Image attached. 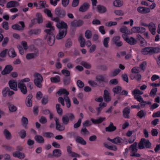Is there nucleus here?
I'll use <instances>...</instances> for the list:
<instances>
[{
  "mask_svg": "<svg viewBox=\"0 0 160 160\" xmlns=\"http://www.w3.org/2000/svg\"><path fill=\"white\" fill-rule=\"evenodd\" d=\"M13 156L14 157L18 158L21 159H23L25 157V155L24 153L19 151L14 152L13 153Z\"/></svg>",
  "mask_w": 160,
  "mask_h": 160,
  "instance_id": "4be33fe9",
  "label": "nucleus"
},
{
  "mask_svg": "<svg viewBox=\"0 0 160 160\" xmlns=\"http://www.w3.org/2000/svg\"><path fill=\"white\" fill-rule=\"evenodd\" d=\"M60 104H57L56 108L58 113L60 115H61L62 112V109L60 108Z\"/></svg>",
  "mask_w": 160,
  "mask_h": 160,
  "instance_id": "680f3d73",
  "label": "nucleus"
},
{
  "mask_svg": "<svg viewBox=\"0 0 160 160\" xmlns=\"http://www.w3.org/2000/svg\"><path fill=\"white\" fill-rule=\"evenodd\" d=\"M149 31L153 35H155L156 33V27L155 24L153 22H151L148 26Z\"/></svg>",
  "mask_w": 160,
  "mask_h": 160,
  "instance_id": "5701e85b",
  "label": "nucleus"
},
{
  "mask_svg": "<svg viewBox=\"0 0 160 160\" xmlns=\"http://www.w3.org/2000/svg\"><path fill=\"white\" fill-rule=\"evenodd\" d=\"M79 40H80V46L81 47H84L85 41V39L82 36H80L79 37Z\"/></svg>",
  "mask_w": 160,
  "mask_h": 160,
  "instance_id": "6e6d98bb",
  "label": "nucleus"
},
{
  "mask_svg": "<svg viewBox=\"0 0 160 160\" xmlns=\"http://www.w3.org/2000/svg\"><path fill=\"white\" fill-rule=\"evenodd\" d=\"M120 37L115 36L112 39V41L113 44L115 45L117 47H120L122 45V42L120 40Z\"/></svg>",
  "mask_w": 160,
  "mask_h": 160,
  "instance_id": "9d476101",
  "label": "nucleus"
},
{
  "mask_svg": "<svg viewBox=\"0 0 160 160\" xmlns=\"http://www.w3.org/2000/svg\"><path fill=\"white\" fill-rule=\"evenodd\" d=\"M89 4L85 3L80 6L79 9V11L82 12L86 11L89 8Z\"/></svg>",
  "mask_w": 160,
  "mask_h": 160,
  "instance_id": "bb28decb",
  "label": "nucleus"
},
{
  "mask_svg": "<svg viewBox=\"0 0 160 160\" xmlns=\"http://www.w3.org/2000/svg\"><path fill=\"white\" fill-rule=\"evenodd\" d=\"M125 40L131 45H135L137 43V40L132 37L129 38H127L125 39Z\"/></svg>",
  "mask_w": 160,
  "mask_h": 160,
  "instance_id": "a878e982",
  "label": "nucleus"
},
{
  "mask_svg": "<svg viewBox=\"0 0 160 160\" xmlns=\"http://www.w3.org/2000/svg\"><path fill=\"white\" fill-rule=\"evenodd\" d=\"M35 78L34 80V83L35 85L38 88L42 87L41 83L43 81V78L41 74L38 72H35L33 74Z\"/></svg>",
  "mask_w": 160,
  "mask_h": 160,
  "instance_id": "7ed1b4c3",
  "label": "nucleus"
},
{
  "mask_svg": "<svg viewBox=\"0 0 160 160\" xmlns=\"http://www.w3.org/2000/svg\"><path fill=\"white\" fill-rule=\"evenodd\" d=\"M53 156L56 158H59L62 155L61 151L59 149H55L52 152Z\"/></svg>",
  "mask_w": 160,
  "mask_h": 160,
  "instance_id": "7c9ffc66",
  "label": "nucleus"
},
{
  "mask_svg": "<svg viewBox=\"0 0 160 160\" xmlns=\"http://www.w3.org/2000/svg\"><path fill=\"white\" fill-rule=\"evenodd\" d=\"M137 146V143L136 142H134L130 146L129 149L131 150L130 155L131 157H139L141 155L140 154L136 153L138 151Z\"/></svg>",
  "mask_w": 160,
  "mask_h": 160,
  "instance_id": "39448f33",
  "label": "nucleus"
},
{
  "mask_svg": "<svg viewBox=\"0 0 160 160\" xmlns=\"http://www.w3.org/2000/svg\"><path fill=\"white\" fill-rule=\"evenodd\" d=\"M122 2L119 0H115L113 2V5L116 7H120L122 6Z\"/></svg>",
  "mask_w": 160,
  "mask_h": 160,
  "instance_id": "864d4df0",
  "label": "nucleus"
},
{
  "mask_svg": "<svg viewBox=\"0 0 160 160\" xmlns=\"http://www.w3.org/2000/svg\"><path fill=\"white\" fill-rule=\"evenodd\" d=\"M107 140L112 143L117 145H121L124 142V140L119 137H117L113 139H111L108 138Z\"/></svg>",
  "mask_w": 160,
  "mask_h": 160,
  "instance_id": "6e6552de",
  "label": "nucleus"
},
{
  "mask_svg": "<svg viewBox=\"0 0 160 160\" xmlns=\"http://www.w3.org/2000/svg\"><path fill=\"white\" fill-rule=\"evenodd\" d=\"M2 147L5 149L6 151L8 152H11L14 150L13 148L10 145H2Z\"/></svg>",
  "mask_w": 160,
  "mask_h": 160,
  "instance_id": "5fc2aeb1",
  "label": "nucleus"
},
{
  "mask_svg": "<svg viewBox=\"0 0 160 160\" xmlns=\"http://www.w3.org/2000/svg\"><path fill=\"white\" fill-rule=\"evenodd\" d=\"M75 118L74 115L72 113H68L62 116V121L64 125H67L69 123V120L72 121Z\"/></svg>",
  "mask_w": 160,
  "mask_h": 160,
  "instance_id": "423d86ee",
  "label": "nucleus"
},
{
  "mask_svg": "<svg viewBox=\"0 0 160 160\" xmlns=\"http://www.w3.org/2000/svg\"><path fill=\"white\" fill-rule=\"evenodd\" d=\"M19 5V3L17 1H11L8 2L6 7L7 8H11L12 7H15Z\"/></svg>",
  "mask_w": 160,
  "mask_h": 160,
  "instance_id": "aec40b11",
  "label": "nucleus"
},
{
  "mask_svg": "<svg viewBox=\"0 0 160 160\" xmlns=\"http://www.w3.org/2000/svg\"><path fill=\"white\" fill-rule=\"evenodd\" d=\"M134 98L140 103H146V102L144 101L142 97L139 95H135Z\"/></svg>",
  "mask_w": 160,
  "mask_h": 160,
  "instance_id": "49530a36",
  "label": "nucleus"
},
{
  "mask_svg": "<svg viewBox=\"0 0 160 160\" xmlns=\"http://www.w3.org/2000/svg\"><path fill=\"white\" fill-rule=\"evenodd\" d=\"M41 32V30L40 29H36L34 30H31L29 31V33L30 35H31L33 34H38Z\"/></svg>",
  "mask_w": 160,
  "mask_h": 160,
  "instance_id": "09e8293b",
  "label": "nucleus"
},
{
  "mask_svg": "<svg viewBox=\"0 0 160 160\" xmlns=\"http://www.w3.org/2000/svg\"><path fill=\"white\" fill-rule=\"evenodd\" d=\"M75 141L77 143L82 145H85L86 144V142L80 136H77L76 137Z\"/></svg>",
  "mask_w": 160,
  "mask_h": 160,
  "instance_id": "393cba45",
  "label": "nucleus"
},
{
  "mask_svg": "<svg viewBox=\"0 0 160 160\" xmlns=\"http://www.w3.org/2000/svg\"><path fill=\"white\" fill-rule=\"evenodd\" d=\"M56 26L59 29V32L56 36V39L59 40L64 38L67 32L68 26L66 23L62 21L57 23Z\"/></svg>",
  "mask_w": 160,
  "mask_h": 160,
  "instance_id": "f257e3e1",
  "label": "nucleus"
},
{
  "mask_svg": "<svg viewBox=\"0 0 160 160\" xmlns=\"http://www.w3.org/2000/svg\"><path fill=\"white\" fill-rule=\"evenodd\" d=\"M64 84L65 85H68L70 82L71 78L70 77H64L62 79Z\"/></svg>",
  "mask_w": 160,
  "mask_h": 160,
  "instance_id": "ea45409f",
  "label": "nucleus"
},
{
  "mask_svg": "<svg viewBox=\"0 0 160 160\" xmlns=\"http://www.w3.org/2000/svg\"><path fill=\"white\" fill-rule=\"evenodd\" d=\"M122 89V88L120 86H116L114 88L112 89V91L114 93V95H115V94L120 93Z\"/></svg>",
  "mask_w": 160,
  "mask_h": 160,
  "instance_id": "c9c22d12",
  "label": "nucleus"
},
{
  "mask_svg": "<svg viewBox=\"0 0 160 160\" xmlns=\"http://www.w3.org/2000/svg\"><path fill=\"white\" fill-rule=\"evenodd\" d=\"M146 115V112L141 110L137 113V116L140 118H142V117H145Z\"/></svg>",
  "mask_w": 160,
  "mask_h": 160,
  "instance_id": "de8ad7c7",
  "label": "nucleus"
},
{
  "mask_svg": "<svg viewBox=\"0 0 160 160\" xmlns=\"http://www.w3.org/2000/svg\"><path fill=\"white\" fill-rule=\"evenodd\" d=\"M152 147L151 143L148 140L142 138L138 144V148L143 149L145 148H150Z\"/></svg>",
  "mask_w": 160,
  "mask_h": 160,
  "instance_id": "20e7f679",
  "label": "nucleus"
},
{
  "mask_svg": "<svg viewBox=\"0 0 160 160\" xmlns=\"http://www.w3.org/2000/svg\"><path fill=\"white\" fill-rule=\"evenodd\" d=\"M120 31L122 33L129 34V31H128L127 27L126 26H122L120 29Z\"/></svg>",
  "mask_w": 160,
  "mask_h": 160,
  "instance_id": "8fccbe9b",
  "label": "nucleus"
},
{
  "mask_svg": "<svg viewBox=\"0 0 160 160\" xmlns=\"http://www.w3.org/2000/svg\"><path fill=\"white\" fill-rule=\"evenodd\" d=\"M160 52V49L157 47H145L141 49V53L143 55H151Z\"/></svg>",
  "mask_w": 160,
  "mask_h": 160,
  "instance_id": "f03ea898",
  "label": "nucleus"
},
{
  "mask_svg": "<svg viewBox=\"0 0 160 160\" xmlns=\"http://www.w3.org/2000/svg\"><path fill=\"white\" fill-rule=\"evenodd\" d=\"M8 85L11 89L15 91H17V83L16 81L14 80H10L8 82Z\"/></svg>",
  "mask_w": 160,
  "mask_h": 160,
  "instance_id": "f8f14e48",
  "label": "nucleus"
},
{
  "mask_svg": "<svg viewBox=\"0 0 160 160\" xmlns=\"http://www.w3.org/2000/svg\"><path fill=\"white\" fill-rule=\"evenodd\" d=\"M8 56L10 58H14L17 56V54L13 48H11L8 51Z\"/></svg>",
  "mask_w": 160,
  "mask_h": 160,
  "instance_id": "72a5a7b5",
  "label": "nucleus"
},
{
  "mask_svg": "<svg viewBox=\"0 0 160 160\" xmlns=\"http://www.w3.org/2000/svg\"><path fill=\"white\" fill-rule=\"evenodd\" d=\"M21 121L23 125H24L25 128L27 129V125L28 123V118L23 116L22 118Z\"/></svg>",
  "mask_w": 160,
  "mask_h": 160,
  "instance_id": "603ef678",
  "label": "nucleus"
},
{
  "mask_svg": "<svg viewBox=\"0 0 160 160\" xmlns=\"http://www.w3.org/2000/svg\"><path fill=\"white\" fill-rule=\"evenodd\" d=\"M42 135L47 138H51L54 137V134L51 132H43Z\"/></svg>",
  "mask_w": 160,
  "mask_h": 160,
  "instance_id": "37998d69",
  "label": "nucleus"
},
{
  "mask_svg": "<svg viewBox=\"0 0 160 160\" xmlns=\"http://www.w3.org/2000/svg\"><path fill=\"white\" fill-rule=\"evenodd\" d=\"M72 44L71 40L70 39H68L65 44V46L67 48H69Z\"/></svg>",
  "mask_w": 160,
  "mask_h": 160,
  "instance_id": "774afa93",
  "label": "nucleus"
},
{
  "mask_svg": "<svg viewBox=\"0 0 160 160\" xmlns=\"http://www.w3.org/2000/svg\"><path fill=\"white\" fill-rule=\"evenodd\" d=\"M97 8L98 10V11L100 13H104L106 12L107 11L106 8L103 6L101 5H98L97 6Z\"/></svg>",
  "mask_w": 160,
  "mask_h": 160,
  "instance_id": "f704fd0d",
  "label": "nucleus"
},
{
  "mask_svg": "<svg viewBox=\"0 0 160 160\" xmlns=\"http://www.w3.org/2000/svg\"><path fill=\"white\" fill-rule=\"evenodd\" d=\"M3 134L5 138L8 140H10L12 138L11 133L7 129H5L3 131Z\"/></svg>",
  "mask_w": 160,
  "mask_h": 160,
  "instance_id": "473e14b6",
  "label": "nucleus"
},
{
  "mask_svg": "<svg viewBox=\"0 0 160 160\" xmlns=\"http://www.w3.org/2000/svg\"><path fill=\"white\" fill-rule=\"evenodd\" d=\"M91 32L89 30L86 31L85 33V37L87 39H90L92 37Z\"/></svg>",
  "mask_w": 160,
  "mask_h": 160,
  "instance_id": "4d7b16f0",
  "label": "nucleus"
},
{
  "mask_svg": "<svg viewBox=\"0 0 160 160\" xmlns=\"http://www.w3.org/2000/svg\"><path fill=\"white\" fill-rule=\"evenodd\" d=\"M103 98L104 101L107 102H108L111 101V98L110 93L106 90H105L104 91Z\"/></svg>",
  "mask_w": 160,
  "mask_h": 160,
  "instance_id": "a211bd4d",
  "label": "nucleus"
},
{
  "mask_svg": "<svg viewBox=\"0 0 160 160\" xmlns=\"http://www.w3.org/2000/svg\"><path fill=\"white\" fill-rule=\"evenodd\" d=\"M118 81L117 79H114L111 80L109 82V84L111 85H115L118 84Z\"/></svg>",
  "mask_w": 160,
  "mask_h": 160,
  "instance_id": "e2e57ef3",
  "label": "nucleus"
},
{
  "mask_svg": "<svg viewBox=\"0 0 160 160\" xmlns=\"http://www.w3.org/2000/svg\"><path fill=\"white\" fill-rule=\"evenodd\" d=\"M50 80L52 82L57 83L60 81V78L59 76H56L55 77L51 78Z\"/></svg>",
  "mask_w": 160,
  "mask_h": 160,
  "instance_id": "e433bc0d",
  "label": "nucleus"
},
{
  "mask_svg": "<svg viewBox=\"0 0 160 160\" xmlns=\"http://www.w3.org/2000/svg\"><path fill=\"white\" fill-rule=\"evenodd\" d=\"M32 94H29L26 98V104L28 107H30L32 105Z\"/></svg>",
  "mask_w": 160,
  "mask_h": 160,
  "instance_id": "412c9836",
  "label": "nucleus"
},
{
  "mask_svg": "<svg viewBox=\"0 0 160 160\" xmlns=\"http://www.w3.org/2000/svg\"><path fill=\"white\" fill-rule=\"evenodd\" d=\"M12 67L10 65H6L1 73L3 75H5L9 73L13 70Z\"/></svg>",
  "mask_w": 160,
  "mask_h": 160,
  "instance_id": "ddd939ff",
  "label": "nucleus"
},
{
  "mask_svg": "<svg viewBox=\"0 0 160 160\" xmlns=\"http://www.w3.org/2000/svg\"><path fill=\"white\" fill-rule=\"evenodd\" d=\"M45 26L46 27L48 28L44 30V32L46 34L50 33H54L55 30L54 27L52 26L50 22H49L48 23H47Z\"/></svg>",
  "mask_w": 160,
  "mask_h": 160,
  "instance_id": "9b49d317",
  "label": "nucleus"
},
{
  "mask_svg": "<svg viewBox=\"0 0 160 160\" xmlns=\"http://www.w3.org/2000/svg\"><path fill=\"white\" fill-rule=\"evenodd\" d=\"M48 102V97L47 96H44L41 101V102L42 104L45 105Z\"/></svg>",
  "mask_w": 160,
  "mask_h": 160,
  "instance_id": "69168bd1",
  "label": "nucleus"
},
{
  "mask_svg": "<svg viewBox=\"0 0 160 160\" xmlns=\"http://www.w3.org/2000/svg\"><path fill=\"white\" fill-rule=\"evenodd\" d=\"M18 87L19 88L21 92L23 94H26L27 92V87L22 82H18Z\"/></svg>",
  "mask_w": 160,
  "mask_h": 160,
  "instance_id": "dca6fc26",
  "label": "nucleus"
},
{
  "mask_svg": "<svg viewBox=\"0 0 160 160\" xmlns=\"http://www.w3.org/2000/svg\"><path fill=\"white\" fill-rule=\"evenodd\" d=\"M110 40L109 37L105 38L103 40V44L104 47L106 48H108L109 47L108 43Z\"/></svg>",
  "mask_w": 160,
  "mask_h": 160,
  "instance_id": "3c124183",
  "label": "nucleus"
},
{
  "mask_svg": "<svg viewBox=\"0 0 160 160\" xmlns=\"http://www.w3.org/2000/svg\"><path fill=\"white\" fill-rule=\"evenodd\" d=\"M34 139L38 143H43L44 142V140L43 138L40 135H36L34 137Z\"/></svg>",
  "mask_w": 160,
  "mask_h": 160,
  "instance_id": "cd10ccee",
  "label": "nucleus"
},
{
  "mask_svg": "<svg viewBox=\"0 0 160 160\" xmlns=\"http://www.w3.org/2000/svg\"><path fill=\"white\" fill-rule=\"evenodd\" d=\"M54 33H47L45 36L46 38H47V42L48 44L50 46L53 45L55 40V36Z\"/></svg>",
  "mask_w": 160,
  "mask_h": 160,
  "instance_id": "0eeeda50",
  "label": "nucleus"
},
{
  "mask_svg": "<svg viewBox=\"0 0 160 160\" xmlns=\"http://www.w3.org/2000/svg\"><path fill=\"white\" fill-rule=\"evenodd\" d=\"M105 118L104 117H100L98 119H94L92 118H91V120L93 123L96 124L101 123L103 121L105 120Z\"/></svg>",
  "mask_w": 160,
  "mask_h": 160,
  "instance_id": "c756f323",
  "label": "nucleus"
},
{
  "mask_svg": "<svg viewBox=\"0 0 160 160\" xmlns=\"http://www.w3.org/2000/svg\"><path fill=\"white\" fill-rule=\"evenodd\" d=\"M80 64L86 69H89L91 68V65L86 62L82 61L81 62Z\"/></svg>",
  "mask_w": 160,
  "mask_h": 160,
  "instance_id": "c03bdc74",
  "label": "nucleus"
},
{
  "mask_svg": "<svg viewBox=\"0 0 160 160\" xmlns=\"http://www.w3.org/2000/svg\"><path fill=\"white\" fill-rule=\"evenodd\" d=\"M83 22L82 20H74L71 22V26L74 27H79L83 25Z\"/></svg>",
  "mask_w": 160,
  "mask_h": 160,
  "instance_id": "6ab92c4d",
  "label": "nucleus"
},
{
  "mask_svg": "<svg viewBox=\"0 0 160 160\" xmlns=\"http://www.w3.org/2000/svg\"><path fill=\"white\" fill-rule=\"evenodd\" d=\"M80 133L82 135H89L90 133L86 127H83L81 130Z\"/></svg>",
  "mask_w": 160,
  "mask_h": 160,
  "instance_id": "a18cd8bd",
  "label": "nucleus"
},
{
  "mask_svg": "<svg viewBox=\"0 0 160 160\" xmlns=\"http://www.w3.org/2000/svg\"><path fill=\"white\" fill-rule=\"evenodd\" d=\"M121 70L118 68L115 69L111 73V76L114 77L117 75L120 72Z\"/></svg>",
  "mask_w": 160,
  "mask_h": 160,
  "instance_id": "bf43d9fd",
  "label": "nucleus"
},
{
  "mask_svg": "<svg viewBox=\"0 0 160 160\" xmlns=\"http://www.w3.org/2000/svg\"><path fill=\"white\" fill-rule=\"evenodd\" d=\"M55 14L60 18L64 17L66 15L65 11L60 8H58L55 10Z\"/></svg>",
  "mask_w": 160,
  "mask_h": 160,
  "instance_id": "1a4fd4ad",
  "label": "nucleus"
},
{
  "mask_svg": "<svg viewBox=\"0 0 160 160\" xmlns=\"http://www.w3.org/2000/svg\"><path fill=\"white\" fill-rule=\"evenodd\" d=\"M116 129V127L114 126L112 122H111L109 126L105 128V130L107 132H112L115 130Z\"/></svg>",
  "mask_w": 160,
  "mask_h": 160,
  "instance_id": "c85d7f7f",
  "label": "nucleus"
},
{
  "mask_svg": "<svg viewBox=\"0 0 160 160\" xmlns=\"http://www.w3.org/2000/svg\"><path fill=\"white\" fill-rule=\"evenodd\" d=\"M96 79L98 82V85L101 87L104 86L103 81L104 79V77L102 75H98L96 77Z\"/></svg>",
  "mask_w": 160,
  "mask_h": 160,
  "instance_id": "2eb2a0df",
  "label": "nucleus"
},
{
  "mask_svg": "<svg viewBox=\"0 0 160 160\" xmlns=\"http://www.w3.org/2000/svg\"><path fill=\"white\" fill-rule=\"evenodd\" d=\"M147 42L144 38L140 39L139 42V45L142 47H145L147 46Z\"/></svg>",
  "mask_w": 160,
  "mask_h": 160,
  "instance_id": "58836bf2",
  "label": "nucleus"
},
{
  "mask_svg": "<svg viewBox=\"0 0 160 160\" xmlns=\"http://www.w3.org/2000/svg\"><path fill=\"white\" fill-rule=\"evenodd\" d=\"M122 112L123 116L125 118H129V114L130 112V109L129 107H127L125 108L123 110Z\"/></svg>",
  "mask_w": 160,
  "mask_h": 160,
  "instance_id": "b1692460",
  "label": "nucleus"
},
{
  "mask_svg": "<svg viewBox=\"0 0 160 160\" xmlns=\"http://www.w3.org/2000/svg\"><path fill=\"white\" fill-rule=\"evenodd\" d=\"M36 57L32 53H29L27 54L26 58L28 60L31 59Z\"/></svg>",
  "mask_w": 160,
  "mask_h": 160,
  "instance_id": "338daca9",
  "label": "nucleus"
},
{
  "mask_svg": "<svg viewBox=\"0 0 160 160\" xmlns=\"http://www.w3.org/2000/svg\"><path fill=\"white\" fill-rule=\"evenodd\" d=\"M18 134L22 139H24L26 136V131L23 129L20 130L18 132Z\"/></svg>",
  "mask_w": 160,
  "mask_h": 160,
  "instance_id": "79ce46f5",
  "label": "nucleus"
},
{
  "mask_svg": "<svg viewBox=\"0 0 160 160\" xmlns=\"http://www.w3.org/2000/svg\"><path fill=\"white\" fill-rule=\"evenodd\" d=\"M36 16L37 17L36 19L37 22L39 24L42 23L43 20L41 14L40 13H38L36 14Z\"/></svg>",
  "mask_w": 160,
  "mask_h": 160,
  "instance_id": "a19ab883",
  "label": "nucleus"
},
{
  "mask_svg": "<svg viewBox=\"0 0 160 160\" xmlns=\"http://www.w3.org/2000/svg\"><path fill=\"white\" fill-rule=\"evenodd\" d=\"M61 72L65 77H69L70 75V71L67 70L63 69L61 71Z\"/></svg>",
  "mask_w": 160,
  "mask_h": 160,
  "instance_id": "13d9d810",
  "label": "nucleus"
},
{
  "mask_svg": "<svg viewBox=\"0 0 160 160\" xmlns=\"http://www.w3.org/2000/svg\"><path fill=\"white\" fill-rule=\"evenodd\" d=\"M132 32L134 33H141L144 32L145 31V28L142 27H133L131 29Z\"/></svg>",
  "mask_w": 160,
  "mask_h": 160,
  "instance_id": "4468645a",
  "label": "nucleus"
},
{
  "mask_svg": "<svg viewBox=\"0 0 160 160\" xmlns=\"http://www.w3.org/2000/svg\"><path fill=\"white\" fill-rule=\"evenodd\" d=\"M32 51L34 52L32 53L36 57L39 55V50L36 48L34 47L32 49Z\"/></svg>",
  "mask_w": 160,
  "mask_h": 160,
  "instance_id": "0e129e2a",
  "label": "nucleus"
},
{
  "mask_svg": "<svg viewBox=\"0 0 160 160\" xmlns=\"http://www.w3.org/2000/svg\"><path fill=\"white\" fill-rule=\"evenodd\" d=\"M137 11L142 14H146L150 12V9L149 8L139 7L137 8Z\"/></svg>",
  "mask_w": 160,
  "mask_h": 160,
  "instance_id": "f3484780",
  "label": "nucleus"
},
{
  "mask_svg": "<svg viewBox=\"0 0 160 160\" xmlns=\"http://www.w3.org/2000/svg\"><path fill=\"white\" fill-rule=\"evenodd\" d=\"M8 107L9 110L10 112H15L17 110V107L14 105L10 104L9 102L8 103Z\"/></svg>",
  "mask_w": 160,
  "mask_h": 160,
  "instance_id": "4c0bfd02",
  "label": "nucleus"
},
{
  "mask_svg": "<svg viewBox=\"0 0 160 160\" xmlns=\"http://www.w3.org/2000/svg\"><path fill=\"white\" fill-rule=\"evenodd\" d=\"M65 101L66 102V106L68 108H69L71 106V102L70 99L68 96H66L64 98Z\"/></svg>",
  "mask_w": 160,
  "mask_h": 160,
  "instance_id": "052dcab7",
  "label": "nucleus"
},
{
  "mask_svg": "<svg viewBox=\"0 0 160 160\" xmlns=\"http://www.w3.org/2000/svg\"><path fill=\"white\" fill-rule=\"evenodd\" d=\"M56 94H58L59 96L62 94H65L67 96L69 94V93L66 89L61 88L59 89L58 91L57 92Z\"/></svg>",
  "mask_w": 160,
  "mask_h": 160,
  "instance_id": "2f4dec72",
  "label": "nucleus"
}]
</instances>
